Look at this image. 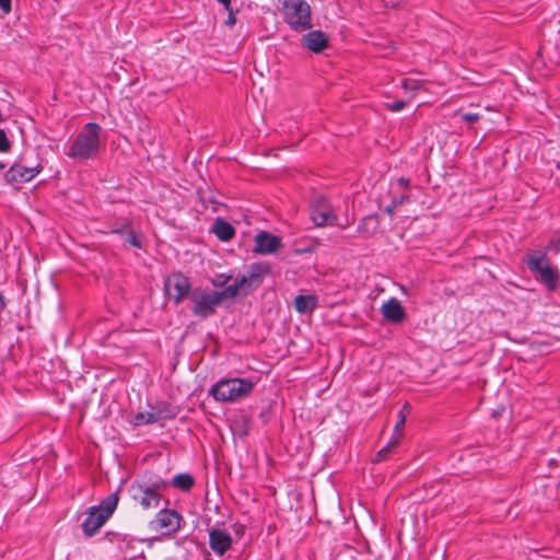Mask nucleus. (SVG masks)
<instances>
[{
    "instance_id": "34",
    "label": "nucleus",
    "mask_w": 560,
    "mask_h": 560,
    "mask_svg": "<svg viewBox=\"0 0 560 560\" xmlns=\"http://www.w3.org/2000/svg\"><path fill=\"white\" fill-rule=\"evenodd\" d=\"M402 88L406 90V91H417L418 90V84L417 82L410 80V79H405L402 81Z\"/></svg>"
},
{
    "instance_id": "4",
    "label": "nucleus",
    "mask_w": 560,
    "mask_h": 560,
    "mask_svg": "<svg viewBox=\"0 0 560 560\" xmlns=\"http://www.w3.org/2000/svg\"><path fill=\"white\" fill-rule=\"evenodd\" d=\"M527 268L538 275L537 280L550 292L557 291L560 285V272L548 262L545 253L539 256L528 255L525 259Z\"/></svg>"
},
{
    "instance_id": "31",
    "label": "nucleus",
    "mask_w": 560,
    "mask_h": 560,
    "mask_svg": "<svg viewBox=\"0 0 560 560\" xmlns=\"http://www.w3.org/2000/svg\"><path fill=\"white\" fill-rule=\"evenodd\" d=\"M12 144L3 129H0V152L10 151Z\"/></svg>"
},
{
    "instance_id": "13",
    "label": "nucleus",
    "mask_w": 560,
    "mask_h": 560,
    "mask_svg": "<svg viewBox=\"0 0 560 560\" xmlns=\"http://www.w3.org/2000/svg\"><path fill=\"white\" fill-rule=\"evenodd\" d=\"M85 514H86V517L81 525L82 532L86 537H92L106 523L108 517H106L103 513H101L98 511V508H96V506L88 508Z\"/></svg>"
},
{
    "instance_id": "21",
    "label": "nucleus",
    "mask_w": 560,
    "mask_h": 560,
    "mask_svg": "<svg viewBox=\"0 0 560 560\" xmlns=\"http://www.w3.org/2000/svg\"><path fill=\"white\" fill-rule=\"evenodd\" d=\"M244 282L243 279H238L237 276L234 279V282L228 287H224L223 290L217 291L219 295L220 302L222 303L225 299H235L240 293L244 295Z\"/></svg>"
},
{
    "instance_id": "6",
    "label": "nucleus",
    "mask_w": 560,
    "mask_h": 560,
    "mask_svg": "<svg viewBox=\"0 0 560 560\" xmlns=\"http://www.w3.org/2000/svg\"><path fill=\"white\" fill-rule=\"evenodd\" d=\"M164 292L174 304H179L192 292L190 280L180 271H174L164 279Z\"/></svg>"
},
{
    "instance_id": "33",
    "label": "nucleus",
    "mask_w": 560,
    "mask_h": 560,
    "mask_svg": "<svg viewBox=\"0 0 560 560\" xmlns=\"http://www.w3.org/2000/svg\"><path fill=\"white\" fill-rule=\"evenodd\" d=\"M462 119L467 121V122H476L480 119V115L479 114H472V113H465V114H462L460 115Z\"/></svg>"
},
{
    "instance_id": "35",
    "label": "nucleus",
    "mask_w": 560,
    "mask_h": 560,
    "mask_svg": "<svg viewBox=\"0 0 560 560\" xmlns=\"http://www.w3.org/2000/svg\"><path fill=\"white\" fill-rule=\"evenodd\" d=\"M0 9H1L4 13H10V12H11V10H12L11 0H0Z\"/></svg>"
},
{
    "instance_id": "26",
    "label": "nucleus",
    "mask_w": 560,
    "mask_h": 560,
    "mask_svg": "<svg viewBox=\"0 0 560 560\" xmlns=\"http://www.w3.org/2000/svg\"><path fill=\"white\" fill-rule=\"evenodd\" d=\"M159 422L154 411L151 409V411L148 412H138L135 416V424L136 425H142V424H152Z\"/></svg>"
},
{
    "instance_id": "28",
    "label": "nucleus",
    "mask_w": 560,
    "mask_h": 560,
    "mask_svg": "<svg viewBox=\"0 0 560 560\" xmlns=\"http://www.w3.org/2000/svg\"><path fill=\"white\" fill-rule=\"evenodd\" d=\"M406 202H409V196L408 195H402L398 198H394L389 205L386 206V208L384 209V211L389 214L390 217L394 215L395 213V210L398 206H401Z\"/></svg>"
},
{
    "instance_id": "18",
    "label": "nucleus",
    "mask_w": 560,
    "mask_h": 560,
    "mask_svg": "<svg viewBox=\"0 0 560 560\" xmlns=\"http://www.w3.org/2000/svg\"><path fill=\"white\" fill-rule=\"evenodd\" d=\"M133 482H140L141 485H143L144 487L147 486L148 488H150V490L156 493H161V491L165 490L170 486L168 481L164 480L162 477L151 471H147L145 474H143L140 480L137 479Z\"/></svg>"
},
{
    "instance_id": "32",
    "label": "nucleus",
    "mask_w": 560,
    "mask_h": 560,
    "mask_svg": "<svg viewBox=\"0 0 560 560\" xmlns=\"http://www.w3.org/2000/svg\"><path fill=\"white\" fill-rule=\"evenodd\" d=\"M408 105L406 101H395L393 103L387 104L388 109L392 112H400Z\"/></svg>"
},
{
    "instance_id": "5",
    "label": "nucleus",
    "mask_w": 560,
    "mask_h": 560,
    "mask_svg": "<svg viewBox=\"0 0 560 560\" xmlns=\"http://www.w3.org/2000/svg\"><path fill=\"white\" fill-rule=\"evenodd\" d=\"M190 311L192 315L206 319L217 313L218 306L221 304L217 291L208 288L196 287L190 294Z\"/></svg>"
},
{
    "instance_id": "15",
    "label": "nucleus",
    "mask_w": 560,
    "mask_h": 560,
    "mask_svg": "<svg viewBox=\"0 0 560 560\" xmlns=\"http://www.w3.org/2000/svg\"><path fill=\"white\" fill-rule=\"evenodd\" d=\"M209 546L214 553L223 556L232 546V537L224 530L212 528L209 532Z\"/></svg>"
},
{
    "instance_id": "39",
    "label": "nucleus",
    "mask_w": 560,
    "mask_h": 560,
    "mask_svg": "<svg viewBox=\"0 0 560 560\" xmlns=\"http://www.w3.org/2000/svg\"><path fill=\"white\" fill-rule=\"evenodd\" d=\"M5 167V164L4 163H0V170H3Z\"/></svg>"
},
{
    "instance_id": "12",
    "label": "nucleus",
    "mask_w": 560,
    "mask_h": 560,
    "mask_svg": "<svg viewBox=\"0 0 560 560\" xmlns=\"http://www.w3.org/2000/svg\"><path fill=\"white\" fill-rule=\"evenodd\" d=\"M282 247V241L279 236L267 231H260L255 236L254 252L261 255H270Z\"/></svg>"
},
{
    "instance_id": "20",
    "label": "nucleus",
    "mask_w": 560,
    "mask_h": 560,
    "mask_svg": "<svg viewBox=\"0 0 560 560\" xmlns=\"http://www.w3.org/2000/svg\"><path fill=\"white\" fill-rule=\"evenodd\" d=\"M211 231L222 242H229L235 236L234 226L230 222H228L221 218L215 219V221L211 228Z\"/></svg>"
},
{
    "instance_id": "29",
    "label": "nucleus",
    "mask_w": 560,
    "mask_h": 560,
    "mask_svg": "<svg viewBox=\"0 0 560 560\" xmlns=\"http://www.w3.org/2000/svg\"><path fill=\"white\" fill-rule=\"evenodd\" d=\"M132 226V222L128 219L124 220L121 223H115L110 226V233L125 235L128 230Z\"/></svg>"
},
{
    "instance_id": "36",
    "label": "nucleus",
    "mask_w": 560,
    "mask_h": 560,
    "mask_svg": "<svg viewBox=\"0 0 560 560\" xmlns=\"http://www.w3.org/2000/svg\"><path fill=\"white\" fill-rule=\"evenodd\" d=\"M229 12V16L225 21V24L229 26H233L236 23L235 12L230 8V10H226Z\"/></svg>"
},
{
    "instance_id": "38",
    "label": "nucleus",
    "mask_w": 560,
    "mask_h": 560,
    "mask_svg": "<svg viewBox=\"0 0 560 560\" xmlns=\"http://www.w3.org/2000/svg\"><path fill=\"white\" fill-rule=\"evenodd\" d=\"M313 249H314V248H313V247H311V246H310V247H304V248H295V249H294V254H296V255H302V254H304V253H311V252H313Z\"/></svg>"
},
{
    "instance_id": "16",
    "label": "nucleus",
    "mask_w": 560,
    "mask_h": 560,
    "mask_svg": "<svg viewBox=\"0 0 560 560\" xmlns=\"http://www.w3.org/2000/svg\"><path fill=\"white\" fill-rule=\"evenodd\" d=\"M381 312L384 318L393 324H399L406 319V311L395 298L385 302L381 307Z\"/></svg>"
},
{
    "instance_id": "7",
    "label": "nucleus",
    "mask_w": 560,
    "mask_h": 560,
    "mask_svg": "<svg viewBox=\"0 0 560 560\" xmlns=\"http://www.w3.org/2000/svg\"><path fill=\"white\" fill-rule=\"evenodd\" d=\"M42 170L40 163L27 165V156L24 154L10 166L4 178L8 184L26 183L36 177Z\"/></svg>"
},
{
    "instance_id": "17",
    "label": "nucleus",
    "mask_w": 560,
    "mask_h": 560,
    "mask_svg": "<svg viewBox=\"0 0 560 560\" xmlns=\"http://www.w3.org/2000/svg\"><path fill=\"white\" fill-rule=\"evenodd\" d=\"M151 409L154 411V415L158 421L161 420H173L180 412V408L172 402L160 400L156 401Z\"/></svg>"
},
{
    "instance_id": "37",
    "label": "nucleus",
    "mask_w": 560,
    "mask_h": 560,
    "mask_svg": "<svg viewBox=\"0 0 560 560\" xmlns=\"http://www.w3.org/2000/svg\"><path fill=\"white\" fill-rule=\"evenodd\" d=\"M397 183H398V185H400L401 187H404L406 189L410 187V179L409 178L399 177L397 179Z\"/></svg>"
},
{
    "instance_id": "22",
    "label": "nucleus",
    "mask_w": 560,
    "mask_h": 560,
    "mask_svg": "<svg viewBox=\"0 0 560 560\" xmlns=\"http://www.w3.org/2000/svg\"><path fill=\"white\" fill-rule=\"evenodd\" d=\"M170 486L182 490L184 492H188L195 486L194 477L188 472H182L174 476Z\"/></svg>"
},
{
    "instance_id": "27",
    "label": "nucleus",
    "mask_w": 560,
    "mask_h": 560,
    "mask_svg": "<svg viewBox=\"0 0 560 560\" xmlns=\"http://www.w3.org/2000/svg\"><path fill=\"white\" fill-rule=\"evenodd\" d=\"M126 235V242L136 248H142V234L135 231L131 226L130 230L125 234Z\"/></svg>"
},
{
    "instance_id": "10",
    "label": "nucleus",
    "mask_w": 560,
    "mask_h": 560,
    "mask_svg": "<svg viewBox=\"0 0 560 560\" xmlns=\"http://www.w3.org/2000/svg\"><path fill=\"white\" fill-rule=\"evenodd\" d=\"M131 499L139 503L144 510L158 508L162 500V494L156 493L140 482H132L129 487Z\"/></svg>"
},
{
    "instance_id": "30",
    "label": "nucleus",
    "mask_w": 560,
    "mask_h": 560,
    "mask_svg": "<svg viewBox=\"0 0 560 560\" xmlns=\"http://www.w3.org/2000/svg\"><path fill=\"white\" fill-rule=\"evenodd\" d=\"M232 278V275L220 273L211 279V284L214 288H224Z\"/></svg>"
},
{
    "instance_id": "8",
    "label": "nucleus",
    "mask_w": 560,
    "mask_h": 560,
    "mask_svg": "<svg viewBox=\"0 0 560 560\" xmlns=\"http://www.w3.org/2000/svg\"><path fill=\"white\" fill-rule=\"evenodd\" d=\"M271 273V266L267 261L253 262L248 266L247 273H238L237 278L244 280V295L258 289L266 276Z\"/></svg>"
},
{
    "instance_id": "2",
    "label": "nucleus",
    "mask_w": 560,
    "mask_h": 560,
    "mask_svg": "<svg viewBox=\"0 0 560 560\" xmlns=\"http://www.w3.org/2000/svg\"><path fill=\"white\" fill-rule=\"evenodd\" d=\"M255 383L250 378H221L209 389V395L220 402H234L250 395Z\"/></svg>"
},
{
    "instance_id": "1",
    "label": "nucleus",
    "mask_w": 560,
    "mask_h": 560,
    "mask_svg": "<svg viewBox=\"0 0 560 560\" xmlns=\"http://www.w3.org/2000/svg\"><path fill=\"white\" fill-rule=\"evenodd\" d=\"M102 127L88 122L71 142L67 155L71 159L90 160L97 156L101 147Z\"/></svg>"
},
{
    "instance_id": "9",
    "label": "nucleus",
    "mask_w": 560,
    "mask_h": 560,
    "mask_svg": "<svg viewBox=\"0 0 560 560\" xmlns=\"http://www.w3.org/2000/svg\"><path fill=\"white\" fill-rule=\"evenodd\" d=\"M311 219L316 226L335 225L338 217L332 212L325 197L316 198L312 203Z\"/></svg>"
},
{
    "instance_id": "19",
    "label": "nucleus",
    "mask_w": 560,
    "mask_h": 560,
    "mask_svg": "<svg viewBox=\"0 0 560 560\" xmlns=\"http://www.w3.org/2000/svg\"><path fill=\"white\" fill-rule=\"evenodd\" d=\"M293 305L300 314H310L318 306V299L315 294H299L294 298Z\"/></svg>"
},
{
    "instance_id": "14",
    "label": "nucleus",
    "mask_w": 560,
    "mask_h": 560,
    "mask_svg": "<svg viewBox=\"0 0 560 560\" xmlns=\"http://www.w3.org/2000/svg\"><path fill=\"white\" fill-rule=\"evenodd\" d=\"M328 35L320 30L310 31L301 38L302 46L315 54L324 51L328 47Z\"/></svg>"
},
{
    "instance_id": "23",
    "label": "nucleus",
    "mask_w": 560,
    "mask_h": 560,
    "mask_svg": "<svg viewBox=\"0 0 560 560\" xmlns=\"http://www.w3.org/2000/svg\"><path fill=\"white\" fill-rule=\"evenodd\" d=\"M119 501L118 491L108 494L106 498H104L98 505H95L98 508V511L103 513L106 517H110L112 514L115 512L117 504Z\"/></svg>"
},
{
    "instance_id": "24",
    "label": "nucleus",
    "mask_w": 560,
    "mask_h": 560,
    "mask_svg": "<svg viewBox=\"0 0 560 560\" xmlns=\"http://www.w3.org/2000/svg\"><path fill=\"white\" fill-rule=\"evenodd\" d=\"M410 408L411 407L409 402L406 401L397 415V422L394 428V436H399V440L402 436V430L406 423L407 416L410 413Z\"/></svg>"
},
{
    "instance_id": "25",
    "label": "nucleus",
    "mask_w": 560,
    "mask_h": 560,
    "mask_svg": "<svg viewBox=\"0 0 560 560\" xmlns=\"http://www.w3.org/2000/svg\"><path fill=\"white\" fill-rule=\"evenodd\" d=\"M399 436H393V439L388 442L386 446L381 448L374 456L373 463H381L385 459H387L390 455V453L398 446L399 444Z\"/></svg>"
},
{
    "instance_id": "3",
    "label": "nucleus",
    "mask_w": 560,
    "mask_h": 560,
    "mask_svg": "<svg viewBox=\"0 0 560 560\" xmlns=\"http://www.w3.org/2000/svg\"><path fill=\"white\" fill-rule=\"evenodd\" d=\"M283 21L294 32L310 31L312 24L311 5L305 0H279Z\"/></svg>"
},
{
    "instance_id": "11",
    "label": "nucleus",
    "mask_w": 560,
    "mask_h": 560,
    "mask_svg": "<svg viewBox=\"0 0 560 560\" xmlns=\"http://www.w3.org/2000/svg\"><path fill=\"white\" fill-rule=\"evenodd\" d=\"M182 515L172 509H162L155 516L152 524L162 530L163 535L171 536L180 528Z\"/></svg>"
}]
</instances>
